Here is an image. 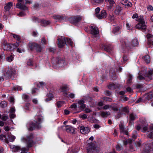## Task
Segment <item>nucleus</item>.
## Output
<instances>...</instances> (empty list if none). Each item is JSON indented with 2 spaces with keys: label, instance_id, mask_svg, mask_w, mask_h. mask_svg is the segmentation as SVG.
Returning <instances> with one entry per match:
<instances>
[{
  "label": "nucleus",
  "instance_id": "1",
  "mask_svg": "<svg viewBox=\"0 0 153 153\" xmlns=\"http://www.w3.org/2000/svg\"><path fill=\"white\" fill-rule=\"evenodd\" d=\"M33 138V135L32 134L27 136L26 137H22V142L25 143L26 144L27 148L25 147L22 148L21 149L20 147L14 145L10 146V148L12 149L13 152H16L20 150H22L21 153H25L28 150V149L31 147L33 145V142L32 140Z\"/></svg>",
  "mask_w": 153,
  "mask_h": 153
},
{
  "label": "nucleus",
  "instance_id": "2",
  "mask_svg": "<svg viewBox=\"0 0 153 153\" xmlns=\"http://www.w3.org/2000/svg\"><path fill=\"white\" fill-rule=\"evenodd\" d=\"M35 120L30 123H28L27 126L29 130H32L35 128H39L40 127V124L43 120L42 116H36L35 117Z\"/></svg>",
  "mask_w": 153,
  "mask_h": 153
},
{
  "label": "nucleus",
  "instance_id": "3",
  "mask_svg": "<svg viewBox=\"0 0 153 153\" xmlns=\"http://www.w3.org/2000/svg\"><path fill=\"white\" fill-rule=\"evenodd\" d=\"M144 70L142 71L139 74V76L138 78L140 80H142L143 79H146L148 80H150L152 79V71H150L147 73H146V68L144 67Z\"/></svg>",
  "mask_w": 153,
  "mask_h": 153
},
{
  "label": "nucleus",
  "instance_id": "4",
  "mask_svg": "<svg viewBox=\"0 0 153 153\" xmlns=\"http://www.w3.org/2000/svg\"><path fill=\"white\" fill-rule=\"evenodd\" d=\"M16 71L14 68H8L4 70V75L6 77L10 76L15 74Z\"/></svg>",
  "mask_w": 153,
  "mask_h": 153
},
{
  "label": "nucleus",
  "instance_id": "5",
  "mask_svg": "<svg viewBox=\"0 0 153 153\" xmlns=\"http://www.w3.org/2000/svg\"><path fill=\"white\" fill-rule=\"evenodd\" d=\"M60 129L65 130L67 132L70 134H74L75 132L74 128L70 125L62 126L60 128Z\"/></svg>",
  "mask_w": 153,
  "mask_h": 153
},
{
  "label": "nucleus",
  "instance_id": "6",
  "mask_svg": "<svg viewBox=\"0 0 153 153\" xmlns=\"http://www.w3.org/2000/svg\"><path fill=\"white\" fill-rule=\"evenodd\" d=\"M139 23L136 25V27L140 30H144L146 28V25L144 20L142 18H140L138 19Z\"/></svg>",
  "mask_w": 153,
  "mask_h": 153
},
{
  "label": "nucleus",
  "instance_id": "7",
  "mask_svg": "<svg viewBox=\"0 0 153 153\" xmlns=\"http://www.w3.org/2000/svg\"><path fill=\"white\" fill-rule=\"evenodd\" d=\"M87 151L88 153H96L97 151L96 149V145L92 143H88Z\"/></svg>",
  "mask_w": 153,
  "mask_h": 153
},
{
  "label": "nucleus",
  "instance_id": "8",
  "mask_svg": "<svg viewBox=\"0 0 153 153\" xmlns=\"http://www.w3.org/2000/svg\"><path fill=\"white\" fill-rule=\"evenodd\" d=\"M19 2L21 3H18L16 5V7L22 10H26L27 9V7L25 5V0H18Z\"/></svg>",
  "mask_w": 153,
  "mask_h": 153
},
{
  "label": "nucleus",
  "instance_id": "9",
  "mask_svg": "<svg viewBox=\"0 0 153 153\" xmlns=\"http://www.w3.org/2000/svg\"><path fill=\"white\" fill-rule=\"evenodd\" d=\"M19 45V42H16L13 45H10L9 44H6L4 45V49L5 50H8L11 49V47H13L14 48H16Z\"/></svg>",
  "mask_w": 153,
  "mask_h": 153
},
{
  "label": "nucleus",
  "instance_id": "10",
  "mask_svg": "<svg viewBox=\"0 0 153 153\" xmlns=\"http://www.w3.org/2000/svg\"><path fill=\"white\" fill-rule=\"evenodd\" d=\"M82 19V18L80 16H74L70 18V21L73 24L76 25Z\"/></svg>",
  "mask_w": 153,
  "mask_h": 153
},
{
  "label": "nucleus",
  "instance_id": "11",
  "mask_svg": "<svg viewBox=\"0 0 153 153\" xmlns=\"http://www.w3.org/2000/svg\"><path fill=\"white\" fill-rule=\"evenodd\" d=\"M58 45L59 48H62L66 45L64 37H62L61 38L58 39Z\"/></svg>",
  "mask_w": 153,
  "mask_h": 153
},
{
  "label": "nucleus",
  "instance_id": "12",
  "mask_svg": "<svg viewBox=\"0 0 153 153\" xmlns=\"http://www.w3.org/2000/svg\"><path fill=\"white\" fill-rule=\"evenodd\" d=\"M149 152H153V142L150 144V147L146 145L145 149L142 153H148Z\"/></svg>",
  "mask_w": 153,
  "mask_h": 153
},
{
  "label": "nucleus",
  "instance_id": "13",
  "mask_svg": "<svg viewBox=\"0 0 153 153\" xmlns=\"http://www.w3.org/2000/svg\"><path fill=\"white\" fill-rule=\"evenodd\" d=\"M79 129L80 132L83 134H85L88 133L90 130L89 128L88 127H85L84 126H82L80 127Z\"/></svg>",
  "mask_w": 153,
  "mask_h": 153
},
{
  "label": "nucleus",
  "instance_id": "14",
  "mask_svg": "<svg viewBox=\"0 0 153 153\" xmlns=\"http://www.w3.org/2000/svg\"><path fill=\"white\" fill-rule=\"evenodd\" d=\"M146 37L148 39V44L149 47L151 46V45H153V36L150 34H148L146 36Z\"/></svg>",
  "mask_w": 153,
  "mask_h": 153
},
{
  "label": "nucleus",
  "instance_id": "15",
  "mask_svg": "<svg viewBox=\"0 0 153 153\" xmlns=\"http://www.w3.org/2000/svg\"><path fill=\"white\" fill-rule=\"evenodd\" d=\"M90 28L91 30V33L94 36H95V35H97L98 34L99 31L97 27H95L91 26L90 27Z\"/></svg>",
  "mask_w": 153,
  "mask_h": 153
},
{
  "label": "nucleus",
  "instance_id": "16",
  "mask_svg": "<svg viewBox=\"0 0 153 153\" xmlns=\"http://www.w3.org/2000/svg\"><path fill=\"white\" fill-rule=\"evenodd\" d=\"M106 16V13L105 10H102L101 14H96V16L100 19L105 18Z\"/></svg>",
  "mask_w": 153,
  "mask_h": 153
},
{
  "label": "nucleus",
  "instance_id": "17",
  "mask_svg": "<svg viewBox=\"0 0 153 153\" xmlns=\"http://www.w3.org/2000/svg\"><path fill=\"white\" fill-rule=\"evenodd\" d=\"M119 127L120 128V132L121 133H123L126 135H128V131L127 130H125L122 123H120L119 124Z\"/></svg>",
  "mask_w": 153,
  "mask_h": 153
},
{
  "label": "nucleus",
  "instance_id": "18",
  "mask_svg": "<svg viewBox=\"0 0 153 153\" xmlns=\"http://www.w3.org/2000/svg\"><path fill=\"white\" fill-rule=\"evenodd\" d=\"M53 17L55 19H57L60 22L64 21L65 20V17L62 16L55 15Z\"/></svg>",
  "mask_w": 153,
  "mask_h": 153
},
{
  "label": "nucleus",
  "instance_id": "19",
  "mask_svg": "<svg viewBox=\"0 0 153 153\" xmlns=\"http://www.w3.org/2000/svg\"><path fill=\"white\" fill-rule=\"evenodd\" d=\"M121 3L127 7H130L132 5V3L128 0H122L121 1Z\"/></svg>",
  "mask_w": 153,
  "mask_h": 153
},
{
  "label": "nucleus",
  "instance_id": "20",
  "mask_svg": "<svg viewBox=\"0 0 153 153\" xmlns=\"http://www.w3.org/2000/svg\"><path fill=\"white\" fill-rule=\"evenodd\" d=\"M100 115L102 117H107L110 115V113L109 111H102L100 112Z\"/></svg>",
  "mask_w": 153,
  "mask_h": 153
},
{
  "label": "nucleus",
  "instance_id": "21",
  "mask_svg": "<svg viewBox=\"0 0 153 153\" xmlns=\"http://www.w3.org/2000/svg\"><path fill=\"white\" fill-rule=\"evenodd\" d=\"M151 132L148 134V137L150 138H153V124H152L150 127Z\"/></svg>",
  "mask_w": 153,
  "mask_h": 153
},
{
  "label": "nucleus",
  "instance_id": "22",
  "mask_svg": "<svg viewBox=\"0 0 153 153\" xmlns=\"http://www.w3.org/2000/svg\"><path fill=\"white\" fill-rule=\"evenodd\" d=\"M122 10L121 7L119 5H117L115 9L114 13L117 15H119Z\"/></svg>",
  "mask_w": 153,
  "mask_h": 153
},
{
  "label": "nucleus",
  "instance_id": "23",
  "mask_svg": "<svg viewBox=\"0 0 153 153\" xmlns=\"http://www.w3.org/2000/svg\"><path fill=\"white\" fill-rule=\"evenodd\" d=\"M12 5L13 3L11 2H10L7 3L6 5L4 7V9L6 11H8L11 8Z\"/></svg>",
  "mask_w": 153,
  "mask_h": 153
},
{
  "label": "nucleus",
  "instance_id": "24",
  "mask_svg": "<svg viewBox=\"0 0 153 153\" xmlns=\"http://www.w3.org/2000/svg\"><path fill=\"white\" fill-rule=\"evenodd\" d=\"M119 108V106L118 105L114 104L111 105V109L114 111H117Z\"/></svg>",
  "mask_w": 153,
  "mask_h": 153
},
{
  "label": "nucleus",
  "instance_id": "25",
  "mask_svg": "<svg viewBox=\"0 0 153 153\" xmlns=\"http://www.w3.org/2000/svg\"><path fill=\"white\" fill-rule=\"evenodd\" d=\"M65 45H69L71 46L72 45L73 42L70 39L65 38Z\"/></svg>",
  "mask_w": 153,
  "mask_h": 153
},
{
  "label": "nucleus",
  "instance_id": "26",
  "mask_svg": "<svg viewBox=\"0 0 153 153\" xmlns=\"http://www.w3.org/2000/svg\"><path fill=\"white\" fill-rule=\"evenodd\" d=\"M48 98H46L45 100L46 102H48L52 100L53 97V94L51 93H49L47 94Z\"/></svg>",
  "mask_w": 153,
  "mask_h": 153
},
{
  "label": "nucleus",
  "instance_id": "27",
  "mask_svg": "<svg viewBox=\"0 0 153 153\" xmlns=\"http://www.w3.org/2000/svg\"><path fill=\"white\" fill-rule=\"evenodd\" d=\"M67 87L66 86H61L60 87L58 91L59 92H65L67 90Z\"/></svg>",
  "mask_w": 153,
  "mask_h": 153
},
{
  "label": "nucleus",
  "instance_id": "28",
  "mask_svg": "<svg viewBox=\"0 0 153 153\" xmlns=\"http://www.w3.org/2000/svg\"><path fill=\"white\" fill-rule=\"evenodd\" d=\"M37 44L35 43H30L29 44V46L31 49H33L35 47L36 48Z\"/></svg>",
  "mask_w": 153,
  "mask_h": 153
},
{
  "label": "nucleus",
  "instance_id": "29",
  "mask_svg": "<svg viewBox=\"0 0 153 153\" xmlns=\"http://www.w3.org/2000/svg\"><path fill=\"white\" fill-rule=\"evenodd\" d=\"M147 125L146 123L145 122L144 125H142V131L143 132H145L147 130V127L146 126Z\"/></svg>",
  "mask_w": 153,
  "mask_h": 153
},
{
  "label": "nucleus",
  "instance_id": "30",
  "mask_svg": "<svg viewBox=\"0 0 153 153\" xmlns=\"http://www.w3.org/2000/svg\"><path fill=\"white\" fill-rule=\"evenodd\" d=\"M143 59L145 61V62L147 63H149L150 61V57L149 55H146L143 57Z\"/></svg>",
  "mask_w": 153,
  "mask_h": 153
},
{
  "label": "nucleus",
  "instance_id": "31",
  "mask_svg": "<svg viewBox=\"0 0 153 153\" xmlns=\"http://www.w3.org/2000/svg\"><path fill=\"white\" fill-rule=\"evenodd\" d=\"M132 43L134 46H137L138 45L139 42L138 40L136 39H135L132 40Z\"/></svg>",
  "mask_w": 153,
  "mask_h": 153
},
{
  "label": "nucleus",
  "instance_id": "32",
  "mask_svg": "<svg viewBox=\"0 0 153 153\" xmlns=\"http://www.w3.org/2000/svg\"><path fill=\"white\" fill-rule=\"evenodd\" d=\"M64 95L65 96H67L70 98H74V94L72 93H70L69 94H67L65 92H64Z\"/></svg>",
  "mask_w": 153,
  "mask_h": 153
},
{
  "label": "nucleus",
  "instance_id": "33",
  "mask_svg": "<svg viewBox=\"0 0 153 153\" xmlns=\"http://www.w3.org/2000/svg\"><path fill=\"white\" fill-rule=\"evenodd\" d=\"M7 103L5 101H2L0 103V106L2 108H4L7 106Z\"/></svg>",
  "mask_w": 153,
  "mask_h": 153
},
{
  "label": "nucleus",
  "instance_id": "34",
  "mask_svg": "<svg viewBox=\"0 0 153 153\" xmlns=\"http://www.w3.org/2000/svg\"><path fill=\"white\" fill-rule=\"evenodd\" d=\"M9 139L10 141L13 142L14 141L16 138V137L11 135H10L8 136Z\"/></svg>",
  "mask_w": 153,
  "mask_h": 153
},
{
  "label": "nucleus",
  "instance_id": "35",
  "mask_svg": "<svg viewBox=\"0 0 153 153\" xmlns=\"http://www.w3.org/2000/svg\"><path fill=\"white\" fill-rule=\"evenodd\" d=\"M130 119L131 121H133L135 120L136 118V116L133 114H131L129 116Z\"/></svg>",
  "mask_w": 153,
  "mask_h": 153
},
{
  "label": "nucleus",
  "instance_id": "36",
  "mask_svg": "<svg viewBox=\"0 0 153 153\" xmlns=\"http://www.w3.org/2000/svg\"><path fill=\"white\" fill-rule=\"evenodd\" d=\"M42 25L44 26H45L47 25L50 24V22L48 21L45 20H42Z\"/></svg>",
  "mask_w": 153,
  "mask_h": 153
},
{
  "label": "nucleus",
  "instance_id": "37",
  "mask_svg": "<svg viewBox=\"0 0 153 153\" xmlns=\"http://www.w3.org/2000/svg\"><path fill=\"white\" fill-rule=\"evenodd\" d=\"M104 110L111 109V105H105L102 108Z\"/></svg>",
  "mask_w": 153,
  "mask_h": 153
},
{
  "label": "nucleus",
  "instance_id": "38",
  "mask_svg": "<svg viewBox=\"0 0 153 153\" xmlns=\"http://www.w3.org/2000/svg\"><path fill=\"white\" fill-rule=\"evenodd\" d=\"M22 89L21 87L20 86H15L13 88V90H17L18 91H21Z\"/></svg>",
  "mask_w": 153,
  "mask_h": 153
},
{
  "label": "nucleus",
  "instance_id": "39",
  "mask_svg": "<svg viewBox=\"0 0 153 153\" xmlns=\"http://www.w3.org/2000/svg\"><path fill=\"white\" fill-rule=\"evenodd\" d=\"M11 35H12L13 37L18 41L20 40V37L19 35L13 33H11Z\"/></svg>",
  "mask_w": 153,
  "mask_h": 153
},
{
  "label": "nucleus",
  "instance_id": "40",
  "mask_svg": "<svg viewBox=\"0 0 153 153\" xmlns=\"http://www.w3.org/2000/svg\"><path fill=\"white\" fill-rule=\"evenodd\" d=\"M45 84L43 82H39L37 84V86L38 87H42L45 85Z\"/></svg>",
  "mask_w": 153,
  "mask_h": 153
},
{
  "label": "nucleus",
  "instance_id": "41",
  "mask_svg": "<svg viewBox=\"0 0 153 153\" xmlns=\"http://www.w3.org/2000/svg\"><path fill=\"white\" fill-rule=\"evenodd\" d=\"M124 45H125L126 46H129L130 45L131 43L128 42V40L126 39L124 41Z\"/></svg>",
  "mask_w": 153,
  "mask_h": 153
},
{
  "label": "nucleus",
  "instance_id": "42",
  "mask_svg": "<svg viewBox=\"0 0 153 153\" xmlns=\"http://www.w3.org/2000/svg\"><path fill=\"white\" fill-rule=\"evenodd\" d=\"M65 63V61L63 60H58V64H59L60 66H63Z\"/></svg>",
  "mask_w": 153,
  "mask_h": 153
},
{
  "label": "nucleus",
  "instance_id": "43",
  "mask_svg": "<svg viewBox=\"0 0 153 153\" xmlns=\"http://www.w3.org/2000/svg\"><path fill=\"white\" fill-rule=\"evenodd\" d=\"M119 29L120 27L119 26L115 27L113 30V33L114 34L116 32L119 31Z\"/></svg>",
  "mask_w": 153,
  "mask_h": 153
},
{
  "label": "nucleus",
  "instance_id": "44",
  "mask_svg": "<svg viewBox=\"0 0 153 153\" xmlns=\"http://www.w3.org/2000/svg\"><path fill=\"white\" fill-rule=\"evenodd\" d=\"M107 2L109 3L110 4H115V2L114 0H105Z\"/></svg>",
  "mask_w": 153,
  "mask_h": 153
},
{
  "label": "nucleus",
  "instance_id": "45",
  "mask_svg": "<svg viewBox=\"0 0 153 153\" xmlns=\"http://www.w3.org/2000/svg\"><path fill=\"white\" fill-rule=\"evenodd\" d=\"M36 48L37 52H41V51L42 48L39 45L37 44Z\"/></svg>",
  "mask_w": 153,
  "mask_h": 153
},
{
  "label": "nucleus",
  "instance_id": "46",
  "mask_svg": "<svg viewBox=\"0 0 153 153\" xmlns=\"http://www.w3.org/2000/svg\"><path fill=\"white\" fill-rule=\"evenodd\" d=\"M64 103V102L62 101H59L57 102L56 103L57 106L59 108L61 107V106Z\"/></svg>",
  "mask_w": 153,
  "mask_h": 153
},
{
  "label": "nucleus",
  "instance_id": "47",
  "mask_svg": "<svg viewBox=\"0 0 153 153\" xmlns=\"http://www.w3.org/2000/svg\"><path fill=\"white\" fill-rule=\"evenodd\" d=\"M86 105L85 104L81 105L79 106V108L82 111H83Z\"/></svg>",
  "mask_w": 153,
  "mask_h": 153
},
{
  "label": "nucleus",
  "instance_id": "48",
  "mask_svg": "<svg viewBox=\"0 0 153 153\" xmlns=\"http://www.w3.org/2000/svg\"><path fill=\"white\" fill-rule=\"evenodd\" d=\"M79 117L80 118H82L83 119H85L87 118V116L86 114H84L82 115H79Z\"/></svg>",
  "mask_w": 153,
  "mask_h": 153
},
{
  "label": "nucleus",
  "instance_id": "49",
  "mask_svg": "<svg viewBox=\"0 0 153 153\" xmlns=\"http://www.w3.org/2000/svg\"><path fill=\"white\" fill-rule=\"evenodd\" d=\"M77 102H78V104H79V105H81L84 104L85 101L83 99H82L80 100H78L77 101Z\"/></svg>",
  "mask_w": 153,
  "mask_h": 153
},
{
  "label": "nucleus",
  "instance_id": "50",
  "mask_svg": "<svg viewBox=\"0 0 153 153\" xmlns=\"http://www.w3.org/2000/svg\"><path fill=\"white\" fill-rule=\"evenodd\" d=\"M13 56L12 55L8 57L7 58V60L9 62H10L13 60Z\"/></svg>",
  "mask_w": 153,
  "mask_h": 153
},
{
  "label": "nucleus",
  "instance_id": "51",
  "mask_svg": "<svg viewBox=\"0 0 153 153\" xmlns=\"http://www.w3.org/2000/svg\"><path fill=\"white\" fill-rule=\"evenodd\" d=\"M137 132L136 131H133L132 134V138L135 139L137 136Z\"/></svg>",
  "mask_w": 153,
  "mask_h": 153
},
{
  "label": "nucleus",
  "instance_id": "52",
  "mask_svg": "<svg viewBox=\"0 0 153 153\" xmlns=\"http://www.w3.org/2000/svg\"><path fill=\"white\" fill-rule=\"evenodd\" d=\"M39 91L38 89L36 88H33L32 90V93L33 94H35V93H38Z\"/></svg>",
  "mask_w": 153,
  "mask_h": 153
},
{
  "label": "nucleus",
  "instance_id": "53",
  "mask_svg": "<svg viewBox=\"0 0 153 153\" xmlns=\"http://www.w3.org/2000/svg\"><path fill=\"white\" fill-rule=\"evenodd\" d=\"M41 43L42 44L46 45L47 44V42L45 38H43L41 40Z\"/></svg>",
  "mask_w": 153,
  "mask_h": 153
},
{
  "label": "nucleus",
  "instance_id": "54",
  "mask_svg": "<svg viewBox=\"0 0 153 153\" xmlns=\"http://www.w3.org/2000/svg\"><path fill=\"white\" fill-rule=\"evenodd\" d=\"M14 99L13 97H10L9 98V101L10 103L12 104H13L14 103Z\"/></svg>",
  "mask_w": 153,
  "mask_h": 153
},
{
  "label": "nucleus",
  "instance_id": "55",
  "mask_svg": "<svg viewBox=\"0 0 153 153\" xmlns=\"http://www.w3.org/2000/svg\"><path fill=\"white\" fill-rule=\"evenodd\" d=\"M103 0H93V1L96 3L99 4L102 3Z\"/></svg>",
  "mask_w": 153,
  "mask_h": 153
},
{
  "label": "nucleus",
  "instance_id": "56",
  "mask_svg": "<svg viewBox=\"0 0 153 153\" xmlns=\"http://www.w3.org/2000/svg\"><path fill=\"white\" fill-rule=\"evenodd\" d=\"M147 8L149 11H152L153 10V7L151 5L148 6L147 7Z\"/></svg>",
  "mask_w": 153,
  "mask_h": 153
},
{
  "label": "nucleus",
  "instance_id": "57",
  "mask_svg": "<svg viewBox=\"0 0 153 153\" xmlns=\"http://www.w3.org/2000/svg\"><path fill=\"white\" fill-rule=\"evenodd\" d=\"M115 4H109V6L108 7V9L109 10H114V6Z\"/></svg>",
  "mask_w": 153,
  "mask_h": 153
},
{
  "label": "nucleus",
  "instance_id": "58",
  "mask_svg": "<svg viewBox=\"0 0 153 153\" xmlns=\"http://www.w3.org/2000/svg\"><path fill=\"white\" fill-rule=\"evenodd\" d=\"M132 142V140L131 139H128V141L126 140L124 141L123 143L125 145L127 144L128 143H131Z\"/></svg>",
  "mask_w": 153,
  "mask_h": 153
},
{
  "label": "nucleus",
  "instance_id": "59",
  "mask_svg": "<svg viewBox=\"0 0 153 153\" xmlns=\"http://www.w3.org/2000/svg\"><path fill=\"white\" fill-rule=\"evenodd\" d=\"M22 98L25 100L27 99L28 98V96L26 94H23L22 95Z\"/></svg>",
  "mask_w": 153,
  "mask_h": 153
},
{
  "label": "nucleus",
  "instance_id": "60",
  "mask_svg": "<svg viewBox=\"0 0 153 153\" xmlns=\"http://www.w3.org/2000/svg\"><path fill=\"white\" fill-rule=\"evenodd\" d=\"M77 106L76 103H74L71 106V108L72 109H75L76 108Z\"/></svg>",
  "mask_w": 153,
  "mask_h": 153
},
{
  "label": "nucleus",
  "instance_id": "61",
  "mask_svg": "<svg viewBox=\"0 0 153 153\" xmlns=\"http://www.w3.org/2000/svg\"><path fill=\"white\" fill-rule=\"evenodd\" d=\"M10 117L11 118H13L15 117V114L14 113H10Z\"/></svg>",
  "mask_w": 153,
  "mask_h": 153
},
{
  "label": "nucleus",
  "instance_id": "62",
  "mask_svg": "<svg viewBox=\"0 0 153 153\" xmlns=\"http://www.w3.org/2000/svg\"><path fill=\"white\" fill-rule=\"evenodd\" d=\"M100 8L99 7H97V8L95 9V12L96 13L95 14V16H96V14H98V13L100 11Z\"/></svg>",
  "mask_w": 153,
  "mask_h": 153
},
{
  "label": "nucleus",
  "instance_id": "63",
  "mask_svg": "<svg viewBox=\"0 0 153 153\" xmlns=\"http://www.w3.org/2000/svg\"><path fill=\"white\" fill-rule=\"evenodd\" d=\"M8 119V117L7 116H2V120H6Z\"/></svg>",
  "mask_w": 153,
  "mask_h": 153
},
{
  "label": "nucleus",
  "instance_id": "64",
  "mask_svg": "<svg viewBox=\"0 0 153 153\" xmlns=\"http://www.w3.org/2000/svg\"><path fill=\"white\" fill-rule=\"evenodd\" d=\"M25 15V13L22 12H20L18 14V16L21 17Z\"/></svg>",
  "mask_w": 153,
  "mask_h": 153
}]
</instances>
